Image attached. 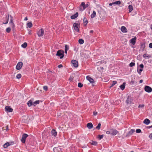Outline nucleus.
Segmentation results:
<instances>
[{
    "mask_svg": "<svg viewBox=\"0 0 152 152\" xmlns=\"http://www.w3.org/2000/svg\"><path fill=\"white\" fill-rule=\"evenodd\" d=\"M23 65V63L22 62H19L17 64L16 66V69L18 70H20L22 68Z\"/></svg>",
    "mask_w": 152,
    "mask_h": 152,
    "instance_id": "nucleus-5",
    "label": "nucleus"
},
{
    "mask_svg": "<svg viewBox=\"0 0 152 152\" xmlns=\"http://www.w3.org/2000/svg\"><path fill=\"white\" fill-rule=\"evenodd\" d=\"M149 137L151 139H152V133L149 136Z\"/></svg>",
    "mask_w": 152,
    "mask_h": 152,
    "instance_id": "nucleus-54",
    "label": "nucleus"
},
{
    "mask_svg": "<svg viewBox=\"0 0 152 152\" xmlns=\"http://www.w3.org/2000/svg\"><path fill=\"white\" fill-rule=\"evenodd\" d=\"M87 126L88 129H91L93 128V125L91 123H89L87 124Z\"/></svg>",
    "mask_w": 152,
    "mask_h": 152,
    "instance_id": "nucleus-21",
    "label": "nucleus"
},
{
    "mask_svg": "<svg viewBox=\"0 0 152 152\" xmlns=\"http://www.w3.org/2000/svg\"><path fill=\"white\" fill-rule=\"evenodd\" d=\"M141 130L140 129H137L136 130L137 133H140L141 132Z\"/></svg>",
    "mask_w": 152,
    "mask_h": 152,
    "instance_id": "nucleus-46",
    "label": "nucleus"
},
{
    "mask_svg": "<svg viewBox=\"0 0 152 152\" xmlns=\"http://www.w3.org/2000/svg\"><path fill=\"white\" fill-rule=\"evenodd\" d=\"M43 89L45 91H47L48 89V87L47 86H44L43 87Z\"/></svg>",
    "mask_w": 152,
    "mask_h": 152,
    "instance_id": "nucleus-48",
    "label": "nucleus"
},
{
    "mask_svg": "<svg viewBox=\"0 0 152 152\" xmlns=\"http://www.w3.org/2000/svg\"><path fill=\"white\" fill-rule=\"evenodd\" d=\"M27 104L29 107H31V106L33 105V100L32 99L30 100L28 102Z\"/></svg>",
    "mask_w": 152,
    "mask_h": 152,
    "instance_id": "nucleus-22",
    "label": "nucleus"
},
{
    "mask_svg": "<svg viewBox=\"0 0 152 152\" xmlns=\"http://www.w3.org/2000/svg\"><path fill=\"white\" fill-rule=\"evenodd\" d=\"M96 15V12L95 11H93L91 15V18H94L95 17Z\"/></svg>",
    "mask_w": 152,
    "mask_h": 152,
    "instance_id": "nucleus-27",
    "label": "nucleus"
},
{
    "mask_svg": "<svg viewBox=\"0 0 152 152\" xmlns=\"http://www.w3.org/2000/svg\"><path fill=\"white\" fill-rule=\"evenodd\" d=\"M129 12H131L133 10V7L132 5H129L128 6Z\"/></svg>",
    "mask_w": 152,
    "mask_h": 152,
    "instance_id": "nucleus-28",
    "label": "nucleus"
},
{
    "mask_svg": "<svg viewBox=\"0 0 152 152\" xmlns=\"http://www.w3.org/2000/svg\"><path fill=\"white\" fill-rule=\"evenodd\" d=\"M140 67L141 69H143L144 68V65L143 64H141L140 65Z\"/></svg>",
    "mask_w": 152,
    "mask_h": 152,
    "instance_id": "nucleus-49",
    "label": "nucleus"
},
{
    "mask_svg": "<svg viewBox=\"0 0 152 152\" xmlns=\"http://www.w3.org/2000/svg\"><path fill=\"white\" fill-rule=\"evenodd\" d=\"M149 47L151 48H152V43H150L149 45Z\"/></svg>",
    "mask_w": 152,
    "mask_h": 152,
    "instance_id": "nucleus-51",
    "label": "nucleus"
},
{
    "mask_svg": "<svg viewBox=\"0 0 152 152\" xmlns=\"http://www.w3.org/2000/svg\"><path fill=\"white\" fill-rule=\"evenodd\" d=\"M10 143L9 142H6L3 145V147L4 148H7L10 145Z\"/></svg>",
    "mask_w": 152,
    "mask_h": 152,
    "instance_id": "nucleus-29",
    "label": "nucleus"
},
{
    "mask_svg": "<svg viewBox=\"0 0 152 152\" xmlns=\"http://www.w3.org/2000/svg\"><path fill=\"white\" fill-rule=\"evenodd\" d=\"M10 17L11 18V19H10V25L12 27L13 29L14 30L15 28V25H14V23H13L12 18V16L10 15Z\"/></svg>",
    "mask_w": 152,
    "mask_h": 152,
    "instance_id": "nucleus-10",
    "label": "nucleus"
},
{
    "mask_svg": "<svg viewBox=\"0 0 152 152\" xmlns=\"http://www.w3.org/2000/svg\"><path fill=\"white\" fill-rule=\"evenodd\" d=\"M143 56L144 58L146 59H148L151 57V55L145 54L143 55Z\"/></svg>",
    "mask_w": 152,
    "mask_h": 152,
    "instance_id": "nucleus-17",
    "label": "nucleus"
},
{
    "mask_svg": "<svg viewBox=\"0 0 152 152\" xmlns=\"http://www.w3.org/2000/svg\"><path fill=\"white\" fill-rule=\"evenodd\" d=\"M78 15V13L77 12L74 15H72L70 17V18L71 19H75L77 17Z\"/></svg>",
    "mask_w": 152,
    "mask_h": 152,
    "instance_id": "nucleus-19",
    "label": "nucleus"
},
{
    "mask_svg": "<svg viewBox=\"0 0 152 152\" xmlns=\"http://www.w3.org/2000/svg\"><path fill=\"white\" fill-rule=\"evenodd\" d=\"M40 101L39 100H37L34 102H33V105L36 106L37 104L39 103V102Z\"/></svg>",
    "mask_w": 152,
    "mask_h": 152,
    "instance_id": "nucleus-32",
    "label": "nucleus"
},
{
    "mask_svg": "<svg viewBox=\"0 0 152 152\" xmlns=\"http://www.w3.org/2000/svg\"><path fill=\"white\" fill-rule=\"evenodd\" d=\"M27 46V43L26 42H24L21 45V47L23 48H25Z\"/></svg>",
    "mask_w": 152,
    "mask_h": 152,
    "instance_id": "nucleus-33",
    "label": "nucleus"
},
{
    "mask_svg": "<svg viewBox=\"0 0 152 152\" xmlns=\"http://www.w3.org/2000/svg\"><path fill=\"white\" fill-rule=\"evenodd\" d=\"M80 24L76 23H74L73 24L74 29L77 32L79 31V30L78 27V26Z\"/></svg>",
    "mask_w": 152,
    "mask_h": 152,
    "instance_id": "nucleus-7",
    "label": "nucleus"
},
{
    "mask_svg": "<svg viewBox=\"0 0 152 152\" xmlns=\"http://www.w3.org/2000/svg\"><path fill=\"white\" fill-rule=\"evenodd\" d=\"M145 47V44H141L140 50H142V51H143Z\"/></svg>",
    "mask_w": 152,
    "mask_h": 152,
    "instance_id": "nucleus-25",
    "label": "nucleus"
},
{
    "mask_svg": "<svg viewBox=\"0 0 152 152\" xmlns=\"http://www.w3.org/2000/svg\"><path fill=\"white\" fill-rule=\"evenodd\" d=\"M21 77V75L20 74H18L16 76V78L17 79H19Z\"/></svg>",
    "mask_w": 152,
    "mask_h": 152,
    "instance_id": "nucleus-35",
    "label": "nucleus"
},
{
    "mask_svg": "<svg viewBox=\"0 0 152 152\" xmlns=\"http://www.w3.org/2000/svg\"><path fill=\"white\" fill-rule=\"evenodd\" d=\"M147 128L148 129H150L152 128V125L150 126H148Z\"/></svg>",
    "mask_w": 152,
    "mask_h": 152,
    "instance_id": "nucleus-55",
    "label": "nucleus"
},
{
    "mask_svg": "<svg viewBox=\"0 0 152 152\" xmlns=\"http://www.w3.org/2000/svg\"><path fill=\"white\" fill-rule=\"evenodd\" d=\"M98 136H99L98 138H99V140H101L103 138L104 135L103 134L101 135H99Z\"/></svg>",
    "mask_w": 152,
    "mask_h": 152,
    "instance_id": "nucleus-44",
    "label": "nucleus"
},
{
    "mask_svg": "<svg viewBox=\"0 0 152 152\" xmlns=\"http://www.w3.org/2000/svg\"><path fill=\"white\" fill-rule=\"evenodd\" d=\"M101 124L100 123H99L98 125L96 127V128L98 130H99L100 129Z\"/></svg>",
    "mask_w": 152,
    "mask_h": 152,
    "instance_id": "nucleus-36",
    "label": "nucleus"
},
{
    "mask_svg": "<svg viewBox=\"0 0 152 152\" xmlns=\"http://www.w3.org/2000/svg\"><path fill=\"white\" fill-rule=\"evenodd\" d=\"M144 106L143 104H140L139 105L138 107L139 108H143Z\"/></svg>",
    "mask_w": 152,
    "mask_h": 152,
    "instance_id": "nucleus-45",
    "label": "nucleus"
},
{
    "mask_svg": "<svg viewBox=\"0 0 152 152\" xmlns=\"http://www.w3.org/2000/svg\"><path fill=\"white\" fill-rule=\"evenodd\" d=\"M150 28L152 30V24L150 25Z\"/></svg>",
    "mask_w": 152,
    "mask_h": 152,
    "instance_id": "nucleus-60",
    "label": "nucleus"
},
{
    "mask_svg": "<svg viewBox=\"0 0 152 152\" xmlns=\"http://www.w3.org/2000/svg\"><path fill=\"white\" fill-rule=\"evenodd\" d=\"M121 31L123 33H126L127 32V30L124 26H122L121 28Z\"/></svg>",
    "mask_w": 152,
    "mask_h": 152,
    "instance_id": "nucleus-16",
    "label": "nucleus"
},
{
    "mask_svg": "<svg viewBox=\"0 0 152 152\" xmlns=\"http://www.w3.org/2000/svg\"><path fill=\"white\" fill-rule=\"evenodd\" d=\"M92 145H96L97 144V142L96 141H92V142L91 143Z\"/></svg>",
    "mask_w": 152,
    "mask_h": 152,
    "instance_id": "nucleus-30",
    "label": "nucleus"
},
{
    "mask_svg": "<svg viewBox=\"0 0 152 152\" xmlns=\"http://www.w3.org/2000/svg\"><path fill=\"white\" fill-rule=\"evenodd\" d=\"M106 133L107 134H110V131H107L106 132Z\"/></svg>",
    "mask_w": 152,
    "mask_h": 152,
    "instance_id": "nucleus-52",
    "label": "nucleus"
},
{
    "mask_svg": "<svg viewBox=\"0 0 152 152\" xmlns=\"http://www.w3.org/2000/svg\"><path fill=\"white\" fill-rule=\"evenodd\" d=\"M28 20L27 18L26 17L24 19V20Z\"/></svg>",
    "mask_w": 152,
    "mask_h": 152,
    "instance_id": "nucleus-59",
    "label": "nucleus"
},
{
    "mask_svg": "<svg viewBox=\"0 0 152 152\" xmlns=\"http://www.w3.org/2000/svg\"><path fill=\"white\" fill-rule=\"evenodd\" d=\"M117 83V81H113L112 84H111L110 87H113L114 85H115Z\"/></svg>",
    "mask_w": 152,
    "mask_h": 152,
    "instance_id": "nucleus-37",
    "label": "nucleus"
},
{
    "mask_svg": "<svg viewBox=\"0 0 152 152\" xmlns=\"http://www.w3.org/2000/svg\"><path fill=\"white\" fill-rule=\"evenodd\" d=\"M58 66V68H61L63 67V65L62 64H60Z\"/></svg>",
    "mask_w": 152,
    "mask_h": 152,
    "instance_id": "nucleus-50",
    "label": "nucleus"
},
{
    "mask_svg": "<svg viewBox=\"0 0 152 152\" xmlns=\"http://www.w3.org/2000/svg\"><path fill=\"white\" fill-rule=\"evenodd\" d=\"M69 49V46L67 45H65V50H68Z\"/></svg>",
    "mask_w": 152,
    "mask_h": 152,
    "instance_id": "nucleus-47",
    "label": "nucleus"
},
{
    "mask_svg": "<svg viewBox=\"0 0 152 152\" xmlns=\"http://www.w3.org/2000/svg\"><path fill=\"white\" fill-rule=\"evenodd\" d=\"M86 79L90 82V83L92 84V85L93 86H94V85L93 84L94 83V80L91 77H90L89 76H87L86 77Z\"/></svg>",
    "mask_w": 152,
    "mask_h": 152,
    "instance_id": "nucleus-12",
    "label": "nucleus"
},
{
    "mask_svg": "<svg viewBox=\"0 0 152 152\" xmlns=\"http://www.w3.org/2000/svg\"><path fill=\"white\" fill-rule=\"evenodd\" d=\"M145 91L148 93L151 92L152 91V88L148 86H146L144 88Z\"/></svg>",
    "mask_w": 152,
    "mask_h": 152,
    "instance_id": "nucleus-4",
    "label": "nucleus"
},
{
    "mask_svg": "<svg viewBox=\"0 0 152 152\" xmlns=\"http://www.w3.org/2000/svg\"><path fill=\"white\" fill-rule=\"evenodd\" d=\"M5 110L6 111L9 112H11L12 111L13 109L10 106H6L5 107Z\"/></svg>",
    "mask_w": 152,
    "mask_h": 152,
    "instance_id": "nucleus-13",
    "label": "nucleus"
},
{
    "mask_svg": "<svg viewBox=\"0 0 152 152\" xmlns=\"http://www.w3.org/2000/svg\"><path fill=\"white\" fill-rule=\"evenodd\" d=\"M71 63L75 67H77L78 66V61L76 60H73L71 61Z\"/></svg>",
    "mask_w": 152,
    "mask_h": 152,
    "instance_id": "nucleus-11",
    "label": "nucleus"
},
{
    "mask_svg": "<svg viewBox=\"0 0 152 152\" xmlns=\"http://www.w3.org/2000/svg\"><path fill=\"white\" fill-rule=\"evenodd\" d=\"M6 18L7 19V21L6 22V23H4L5 24H7L8 23L9 21V15H7L6 17Z\"/></svg>",
    "mask_w": 152,
    "mask_h": 152,
    "instance_id": "nucleus-41",
    "label": "nucleus"
},
{
    "mask_svg": "<svg viewBox=\"0 0 152 152\" xmlns=\"http://www.w3.org/2000/svg\"><path fill=\"white\" fill-rule=\"evenodd\" d=\"M51 133L53 136L56 137L57 135V132L55 129H53L51 131Z\"/></svg>",
    "mask_w": 152,
    "mask_h": 152,
    "instance_id": "nucleus-23",
    "label": "nucleus"
},
{
    "mask_svg": "<svg viewBox=\"0 0 152 152\" xmlns=\"http://www.w3.org/2000/svg\"><path fill=\"white\" fill-rule=\"evenodd\" d=\"M78 42L80 44H82L84 43V41L83 39H79Z\"/></svg>",
    "mask_w": 152,
    "mask_h": 152,
    "instance_id": "nucleus-31",
    "label": "nucleus"
},
{
    "mask_svg": "<svg viewBox=\"0 0 152 152\" xmlns=\"http://www.w3.org/2000/svg\"><path fill=\"white\" fill-rule=\"evenodd\" d=\"M88 3L85 4V2H83L80 5L79 7V10L80 11H82L86 8L88 7Z\"/></svg>",
    "mask_w": 152,
    "mask_h": 152,
    "instance_id": "nucleus-1",
    "label": "nucleus"
},
{
    "mask_svg": "<svg viewBox=\"0 0 152 152\" xmlns=\"http://www.w3.org/2000/svg\"><path fill=\"white\" fill-rule=\"evenodd\" d=\"M135 65V63L134 62H131L129 64V66L130 67H132Z\"/></svg>",
    "mask_w": 152,
    "mask_h": 152,
    "instance_id": "nucleus-43",
    "label": "nucleus"
},
{
    "mask_svg": "<svg viewBox=\"0 0 152 152\" xmlns=\"http://www.w3.org/2000/svg\"><path fill=\"white\" fill-rule=\"evenodd\" d=\"M56 56L60 57L61 59L64 56V51L62 50H58L56 53Z\"/></svg>",
    "mask_w": 152,
    "mask_h": 152,
    "instance_id": "nucleus-2",
    "label": "nucleus"
},
{
    "mask_svg": "<svg viewBox=\"0 0 152 152\" xmlns=\"http://www.w3.org/2000/svg\"><path fill=\"white\" fill-rule=\"evenodd\" d=\"M125 85L126 83L124 82L122 85L120 86L119 87L122 90H124L125 88Z\"/></svg>",
    "mask_w": 152,
    "mask_h": 152,
    "instance_id": "nucleus-24",
    "label": "nucleus"
},
{
    "mask_svg": "<svg viewBox=\"0 0 152 152\" xmlns=\"http://www.w3.org/2000/svg\"><path fill=\"white\" fill-rule=\"evenodd\" d=\"M28 136V135L24 133L22 135L21 141L22 143H24L26 141V139Z\"/></svg>",
    "mask_w": 152,
    "mask_h": 152,
    "instance_id": "nucleus-8",
    "label": "nucleus"
},
{
    "mask_svg": "<svg viewBox=\"0 0 152 152\" xmlns=\"http://www.w3.org/2000/svg\"><path fill=\"white\" fill-rule=\"evenodd\" d=\"M6 130H8V126H6Z\"/></svg>",
    "mask_w": 152,
    "mask_h": 152,
    "instance_id": "nucleus-61",
    "label": "nucleus"
},
{
    "mask_svg": "<svg viewBox=\"0 0 152 152\" xmlns=\"http://www.w3.org/2000/svg\"><path fill=\"white\" fill-rule=\"evenodd\" d=\"M113 4H114V3H113V2L112 3H110L109 4V5L110 6H112Z\"/></svg>",
    "mask_w": 152,
    "mask_h": 152,
    "instance_id": "nucleus-56",
    "label": "nucleus"
},
{
    "mask_svg": "<svg viewBox=\"0 0 152 152\" xmlns=\"http://www.w3.org/2000/svg\"><path fill=\"white\" fill-rule=\"evenodd\" d=\"M143 123L145 124L148 125L150 123V121L148 119L146 118L144 121Z\"/></svg>",
    "mask_w": 152,
    "mask_h": 152,
    "instance_id": "nucleus-20",
    "label": "nucleus"
},
{
    "mask_svg": "<svg viewBox=\"0 0 152 152\" xmlns=\"http://www.w3.org/2000/svg\"><path fill=\"white\" fill-rule=\"evenodd\" d=\"M135 132V130L134 129H132L129 132L127 133L126 136V137H127L130 136V135H132L133 133H134Z\"/></svg>",
    "mask_w": 152,
    "mask_h": 152,
    "instance_id": "nucleus-14",
    "label": "nucleus"
},
{
    "mask_svg": "<svg viewBox=\"0 0 152 152\" xmlns=\"http://www.w3.org/2000/svg\"><path fill=\"white\" fill-rule=\"evenodd\" d=\"M67 50H65V53L66 54L67 53Z\"/></svg>",
    "mask_w": 152,
    "mask_h": 152,
    "instance_id": "nucleus-63",
    "label": "nucleus"
},
{
    "mask_svg": "<svg viewBox=\"0 0 152 152\" xmlns=\"http://www.w3.org/2000/svg\"><path fill=\"white\" fill-rule=\"evenodd\" d=\"M97 112H93V114L94 115H97Z\"/></svg>",
    "mask_w": 152,
    "mask_h": 152,
    "instance_id": "nucleus-53",
    "label": "nucleus"
},
{
    "mask_svg": "<svg viewBox=\"0 0 152 152\" xmlns=\"http://www.w3.org/2000/svg\"><path fill=\"white\" fill-rule=\"evenodd\" d=\"M143 69H139V70H138V68L137 69V72H138V73L140 75L141 74V72L142 71Z\"/></svg>",
    "mask_w": 152,
    "mask_h": 152,
    "instance_id": "nucleus-39",
    "label": "nucleus"
},
{
    "mask_svg": "<svg viewBox=\"0 0 152 152\" xmlns=\"http://www.w3.org/2000/svg\"><path fill=\"white\" fill-rule=\"evenodd\" d=\"M110 134L113 135H115L118 132V131L115 129H111Z\"/></svg>",
    "mask_w": 152,
    "mask_h": 152,
    "instance_id": "nucleus-9",
    "label": "nucleus"
},
{
    "mask_svg": "<svg viewBox=\"0 0 152 152\" xmlns=\"http://www.w3.org/2000/svg\"><path fill=\"white\" fill-rule=\"evenodd\" d=\"M27 26L28 27L30 28L32 26V24L31 23V22H29L27 24Z\"/></svg>",
    "mask_w": 152,
    "mask_h": 152,
    "instance_id": "nucleus-34",
    "label": "nucleus"
},
{
    "mask_svg": "<svg viewBox=\"0 0 152 152\" xmlns=\"http://www.w3.org/2000/svg\"><path fill=\"white\" fill-rule=\"evenodd\" d=\"M137 39V38L136 37H135L132 39L130 40V42L132 43L133 45H134L136 43V40Z\"/></svg>",
    "mask_w": 152,
    "mask_h": 152,
    "instance_id": "nucleus-15",
    "label": "nucleus"
},
{
    "mask_svg": "<svg viewBox=\"0 0 152 152\" xmlns=\"http://www.w3.org/2000/svg\"><path fill=\"white\" fill-rule=\"evenodd\" d=\"M130 152H134L133 151H131Z\"/></svg>",
    "mask_w": 152,
    "mask_h": 152,
    "instance_id": "nucleus-64",
    "label": "nucleus"
},
{
    "mask_svg": "<svg viewBox=\"0 0 152 152\" xmlns=\"http://www.w3.org/2000/svg\"><path fill=\"white\" fill-rule=\"evenodd\" d=\"M44 34V30L42 29H40L38 32L37 34L39 37H42Z\"/></svg>",
    "mask_w": 152,
    "mask_h": 152,
    "instance_id": "nucleus-6",
    "label": "nucleus"
},
{
    "mask_svg": "<svg viewBox=\"0 0 152 152\" xmlns=\"http://www.w3.org/2000/svg\"><path fill=\"white\" fill-rule=\"evenodd\" d=\"M83 86V84L81 83H79L78 86L79 88H81Z\"/></svg>",
    "mask_w": 152,
    "mask_h": 152,
    "instance_id": "nucleus-40",
    "label": "nucleus"
},
{
    "mask_svg": "<svg viewBox=\"0 0 152 152\" xmlns=\"http://www.w3.org/2000/svg\"><path fill=\"white\" fill-rule=\"evenodd\" d=\"M133 101L132 97L131 95H128L126 101V103L127 104H130Z\"/></svg>",
    "mask_w": 152,
    "mask_h": 152,
    "instance_id": "nucleus-3",
    "label": "nucleus"
},
{
    "mask_svg": "<svg viewBox=\"0 0 152 152\" xmlns=\"http://www.w3.org/2000/svg\"><path fill=\"white\" fill-rule=\"evenodd\" d=\"M113 3H114V4H121V2H120V1H115L114 2H113Z\"/></svg>",
    "mask_w": 152,
    "mask_h": 152,
    "instance_id": "nucleus-38",
    "label": "nucleus"
},
{
    "mask_svg": "<svg viewBox=\"0 0 152 152\" xmlns=\"http://www.w3.org/2000/svg\"><path fill=\"white\" fill-rule=\"evenodd\" d=\"M143 82V80H140V83H142Z\"/></svg>",
    "mask_w": 152,
    "mask_h": 152,
    "instance_id": "nucleus-57",
    "label": "nucleus"
},
{
    "mask_svg": "<svg viewBox=\"0 0 152 152\" xmlns=\"http://www.w3.org/2000/svg\"><path fill=\"white\" fill-rule=\"evenodd\" d=\"M93 32V30H91L90 31V33H92Z\"/></svg>",
    "mask_w": 152,
    "mask_h": 152,
    "instance_id": "nucleus-62",
    "label": "nucleus"
},
{
    "mask_svg": "<svg viewBox=\"0 0 152 152\" xmlns=\"http://www.w3.org/2000/svg\"><path fill=\"white\" fill-rule=\"evenodd\" d=\"M11 30V28L10 27H8L6 29V31L7 33H9Z\"/></svg>",
    "mask_w": 152,
    "mask_h": 152,
    "instance_id": "nucleus-42",
    "label": "nucleus"
},
{
    "mask_svg": "<svg viewBox=\"0 0 152 152\" xmlns=\"http://www.w3.org/2000/svg\"><path fill=\"white\" fill-rule=\"evenodd\" d=\"M83 23L84 24V25L85 26H86L87 24L88 23V21L87 19V18H85V17H84L83 18Z\"/></svg>",
    "mask_w": 152,
    "mask_h": 152,
    "instance_id": "nucleus-26",
    "label": "nucleus"
},
{
    "mask_svg": "<svg viewBox=\"0 0 152 152\" xmlns=\"http://www.w3.org/2000/svg\"><path fill=\"white\" fill-rule=\"evenodd\" d=\"M63 105L64 104L66 106L68 105V104L66 103H63Z\"/></svg>",
    "mask_w": 152,
    "mask_h": 152,
    "instance_id": "nucleus-58",
    "label": "nucleus"
},
{
    "mask_svg": "<svg viewBox=\"0 0 152 152\" xmlns=\"http://www.w3.org/2000/svg\"><path fill=\"white\" fill-rule=\"evenodd\" d=\"M61 150V148L59 147H55L53 148L54 152H59Z\"/></svg>",
    "mask_w": 152,
    "mask_h": 152,
    "instance_id": "nucleus-18",
    "label": "nucleus"
}]
</instances>
